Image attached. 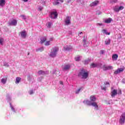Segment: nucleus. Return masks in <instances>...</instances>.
<instances>
[{
    "mask_svg": "<svg viewBox=\"0 0 125 125\" xmlns=\"http://www.w3.org/2000/svg\"><path fill=\"white\" fill-rule=\"evenodd\" d=\"M47 38L46 37H42L40 39V43L42 44L44 43V45L48 46L50 45V42H52L53 39L50 38V41H46Z\"/></svg>",
    "mask_w": 125,
    "mask_h": 125,
    "instance_id": "nucleus-1",
    "label": "nucleus"
},
{
    "mask_svg": "<svg viewBox=\"0 0 125 125\" xmlns=\"http://www.w3.org/2000/svg\"><path fill=\"white\" fill-rule=\"evenodd\" d=\"M78 76L79 77L81 76H82V79H87L88 77V72L85 71L84 69H83L79 73Z\"/></svg>",
    "mask_w": 125,
    "mask_h": 125,
    "instance_id": "nucleus-2",
    "label": "nucleus"
},
{
    "mask_svg": "<svg viewBox=\"0 0 125 125\" xmlns=\"http://www.w3.org/2000/svg\"><path fill=\"white\" fill-rule=\"evenodd\" d=\"M58 50H59V49L57 47L53 48L50 53V56L51 57H55V56H56V54H57Z\"/></svg>",
    "mask_w": 125,
    "mask_h": 125,
    "instance_id": "nucleus-3",
    "label": "nucleus"
},
{
    "mask_svg": "<svg viewBox=\"0 0 125 125\" xmlns=\"http://www.w3.org/2000/svg\"><path fill=\"white\" fill-rule=\"evenodd\" d=\"M125 112H124L121 115L119 119V123L121 125H124V124H125Z\"/></svg>",
    "mask_w": 125,
    "mask_h": 125,
    "instance_id": "nucleus-4",
    "label": "nucleus"
},
{
    "mask_svg": "<svg viewBox=\"0 0 125 125\" xmlns=\"http://www.w3.org/2000/svg\"><path fill=\"white\" fill-rule=\"evenodd\" d=\"M125 7L123 6H120L119 7V6H115L113 7V10L115 11V12H119L120 11L123 10Z\"/></svg>",
    "mask_w": 125,
    "mask_h": 125,
    "instance_id": "nucleus-5",
    "label": "nucleus"
},
{
    "mask_svg": "<svg viewBox=\"0 0 125 125\" xmlns=\"http://www.w3.org/2000/svg\"><path fill=\"white\" fill-rule=\"evenodd\" d=\"M57 16H58L57 12L54 11L51 13L50 17L51 19H56V18H57Z\"/></svg>",
    "mask_w": 125,
    "mask_h": 125,
    "instance_id": "nucleus-6",
    "label": "nucleus"
},
{
    "mask_svg": "<svg viewBox=\"0 0 125 125\" xmlns=\"http://www.w3.org/2000/svg\"><path fill=\"white\" fill-rule=\"evenodd\" d=\"M125 71V68H118L114 72V75H118V74H120V73H122V72H124Z\"/></svg>",
    "mask_w": 125,
    "mask_h": 125,
    "instance_id": "nucleus-7",
    "label": "nucleus"
},
{
    "mask_svg": "<svg viewBox=\"0 0 125 125\" xmlns=\"http://www.w3.org/2000/svg\"><path fill=\"white\" fill-rule=\"evenodd\" d=\"M116 95H118V90L114 89L112 91H111V96L112 98H114L116 96Z\"/></svg>",
    "mask_w": 125,
    "mask_h": 125,
    "instance_id": "nucleus-8",
    "label": "nucleus"
},
{
    "mask_svg": "<svg viewBox=\"0 0 125 125\" xmlns=\"http://www.w3.org/2000/svg\"><path fill=\"white\" fill-rule=\"evenodd\" d=\"M10 26H16L17 25V21L16 20H13L10 22H9Z\"/></svg>",
    "mask_w": 125,
    "mask_h": 125,
    "instance_id": "nucleus-9",
    "label": "nucleus"
},
{
    "mask_svg": "<svg viewBox=\"0 0 125 125\" xmlns=\"http://www.w3.org/2000/svg\"><path fill=\"white\" fill-rule=\"evenodd\" d=\"M65 23L66 25H69V24H71V17H66V19L65 20Z\"/></svg>",
    "mask_w": 125,
    "mask_h": 125,
    "instance_id": "nucleus-10",
    "label": "nucleus"
},
{
    "mask_svg": "<svg viewBox=\"0 0 125 125\" xmlns=\"http://www.w3.org/2000/svg\"><path fill=\"white\" fill-rule=\"evenodd\" d=\"M98 3H99V1L97 0L94 1V2L90 3V6H91V7L93 6H96V5L98 4Z\"/></svg>",
    "mask_w": 125,
    "mask_h": 125,
    "instance_id": "nucleus-11",
    "label": "nucleus"
},
{
    "mask_svg": "<svg viewBox=\"0 0 125 125\" xmlns=\"http://www.w3.org/2000/svg\"><path fill=\"white\" fill-rule=\"evenodd\" d=\"M106 84H110L109 82H105L104 83V84L102 85H101V88L103 90H106Z\"/></svg>",
    "mask_w": 125,
    "mask_h": 125,
    "instance_id": "nucleus-12",
    "label": "nucleus"
},
{
    "mask_svg": "<svg viewBox=\"0 0 125 125\" xmlns=\"http://www.w3.org/2000/svg\"><path fill=\"white\" fill-rule=\"evenodd\" d=\"M119 57V56L118 55V54H113L112 55V60L113 61H116V60H118V58Z\"/></svg>",
    "mask_w": 125,
    "mask_h": 125,
    "instance_id": "nucleus-13",
    "label": "nucleus"
},
{
    "mask_svg": "<svg viewBox=\"0 0 125 125\" xmlns=\"http://www.w3.org/2000/svg\"><path fill=\"white\" fill-rule=\"evenodd\" d=\"M91 106H93V107H95L96 109H98V105L97 104V103L96 102H93L91 103Z\"/></svg>",
    "mask_w": 125,
    "mask_h": 125,
    "instance_id": "nucleus-14",
    "label": "nucleus"
},
{
    "mask_svg": "<svg viewBox=\"0 0 125 125\" xmlns=\"http://www.w3.org/2000/svg\"><path fill=\"white\" fill-rule=\"evenodd\" d=\"M91 102H95L96 101V98L94 96H91L90 97Z\"/></svg>",
    "mask_w": 125,
    "mask_h": 125,
    "instance_id": "nucleus-15",
    "label": "nucleus"
},
{
    "mask_svg": "<svg viewBox=\"0 0 125 125\" xmlns=\"http://www.w3.org/2000/svg\"><path fill=\"white\" fill-rule=\"evenodd\" d=\"M5 5V0H0V6L3 7Z\"/></svg>",
    "mask_w": 125,
    "mask_h": 125,
    "instance_id": "nucleus-16",
    "label": "nucleus"
},
{
    "mask_svg": "<svg viewBox=\"0 0 125 125\" xmlns=\"http://www.w3.org/2000/svg\"><path fill=\"white\" fill-rule=\"evenodd\" d=\"M71 67V65L70 64H67L64 66V67L63 68V70L64 71H67V70H69L70 68Z\"/></svg>",
    "mask_w": 125,
    "mask_h": 125,
    "instance_id": "nucleus-17",
    "label": "nucleus"
},
{
    "mask_svg": "<svg viewBox=\"0 0 125 125\" xmlns=\"http://www.w3.org/2000/svg\"><path fill=\"white\" fill-rule=\"evenodd\" d=\"M21 36L22 38H23L24 39H25V38H26V31H22L21 33Z\"/></svg>",
    "mask_w": 125,
    "mask_h": 125,
    "instance_id": "nucleus-18",
    "label": "nucleus"
},
{
    "mask_svg": "<svg viewBox=\"0 0 125 125\" xmlns=\"http://www.w3.org/2000/svg\"><path fill=\"white\" fill-rule=\"evenodd\" d=\"M83 103H85L88 106H91V102L88 100H85L83 102Z\"/></svg>",
    "mask_w": 125,
    "mask_h": 125,
    "instance_id": "nucleus-19",
    "label": "nucleus"
},
{
    "mask_svg": "<svg viewBox=\"0 0 125 125\" xmlns=\"http://www.w3.org/2000/svg\"><path fill=\"white\" fill-rule=\"evenodd\" d=\"M72 46H66L64 47V49L65 50H71V49H72Z\"/></svg>",
    "mask_w": 125,
    "mask_h": 125,
    "instance_id": "nucleus-20",
    "label": "nucleus"
},
{
    "mask_svg": "<svg viewBox=\"0 0 125 125\" xmlns=\"http://www.w3.org/2000/svg\"><path fill=\"white\" fill-rule=\"evenodd\" d=\"M21 81V77H17L16 79V83H20V81Z\"/></svg>",
    "mask_w": 125,
    "mask_h": 125,
    "instance_id": "nucleus-21",
    "label": "nucleus"
},
{
    "mask_svg": "<svg viewBox=\"0 0 125 125\" xmlns=\"http://www.w3.org/2000/svg\"><path fill=\"white\" fill-rule=\"evenodd\" d=\"M103 68L104 71H106L107 70H109V69L110 68V67L107 66L106 65H104L103 67Z\"/></svg>",
    "mask_w": 125,
    "mask_h": 125,
    "instance_id": "nucleus-22",
    "label": "nucleus"
},
{
    "mask_svg": "<svg viewBox=\"0 0 125 125\" xmlns=\"http://www.w3.org/2000/svg\"><path fill=\"white\" fill-rule=\"evenodd\" d=\"M6 81H7V78H6L5 79L2 78L1 80V82L2 83H3V84H5V83H6Z\"/></svg>",
    "mask_w": 125,
    "mask_h": 125,
    "instance_id": "nucleus-23",
    "label": "nucleus"
},
{
    "mask_svg": "<svg viewBox=\"0 0 125 125\" xmlns=\"http://www.w3.org/2000/svg\"><path fill=\"white\" fill-rule=\"evenodd\" d=\"M39 75H44L45 74V72L42 70H39L38 71Z\"/></svg>",
    "mask_w": 125,
    "mask_h": 125,
    "instance_id": "nucleus-24",
    "label": "nucleus"
},
{
    "mask_svg": "<svg viewBox=\"0 0 125 125\" xmlns=\"http://www.w3.org/2000/svg\"><path fill=\"white\" fill-rule=\"evenodd\" d=\"M102 32L103 33H104V34H105V35H110V33L107 32V30L105 29H103L102 30Z\"/></svg>",
    "mask_w": 125,
    "mask_h": 125,
    "instance_id": "nucleus-25",
    "label": "nucleus"
},
{
    "mask_svg": "<svg viewBox=\"0 0 125 125\" xmlns=\"http://www.w3.org/2000/svg\"><path fill=\"white\" fill-rule=\"evenodd\" d=\"M104 43L106 45H108L109 44H110V39H108V40H106L105 42H104Z\"/></svg>",
    "mask_w": 125,
    "mask_h": 125,
    "instance_id": "nucleus-26",
    "label": "nucleus"
},
{
    "mask_svg": "<svg viewBox=\"0 0 125 125\" xmlns=\"http://www.w3.org/2000/svg\"><path fill=\"white\" fill-rule=\"evenodd\" d=\"M91 68H95L97 66V64L93 63L91 65Z\"/></svg>",
    "mask_w": 125,
    "mask_h": 125,
    "instance_id": "nucleus-27",
    "label": "nucleus"
},
{
    "mask_svg": "<svg viewBox=\"0 0 125 125\" xmlns=\"http://www.w3.org/2000/svg\"><path fill=\"white\" fill-rule=\"evenodd\" d=\"M60 2L58 1V0H57V1H55L53 2L54 5H58L59 4Z\"/></svg>",
    "mask_w": 125,
    "mask_h": 125,
    "instance_id": "nucleus-28",
    "label": "nucleus"
},
{
    "mask_svg": "<svg viewBox=\"0 0 125 125\" xmlns=\"http://www.w3.org/2000/svg\"><path fill=\"white\" fill-rule=\"evenodd\" d=\"M104 23L108 24L109 23H110V19H108L105 20L104 21Z\"/></svg>",
    "mask_w": 125,
    "mask_h": 125,
    "instance_id": "nucleus-29",
    "label": "nucleus"
},
{
    "mask_svg": "<svg viewBox=\"0 0 125 125\" xmlns=\"http://www.w3.org/2000/svg\"><path fill=\"white\" fill-rule=\"evenodd\" d=\"M82 88H80L78 89L77 91H75V93L76 94L80 93V91H81V90H82Z\"/></svg>",
    "mask_w": 125,
    "mask_h": 125,
    "instance_id": "nucleus-30",
    "label": "nucleus"
},
{
    "mask_svg": "<svg viewBox=\"0 0 125 125\" xmlns=\"http://www.w3.org/2000/svg\"><path fill=\"white\" fill-rule=\"evenodd\" d=\"M75 61H80V56H78L75 58Z\"/></svg>",
    "mask_w": 125,
    "mask_h": 125,
    "instance_id": "nucleus-31",
    "label": "nucleus"
},
{
    "mask_svg": "<svg viewBox=\"0 0 125 125\" xmlns=\"http://www.w3.org/2000/svg\"><path fill=\"white\" fill-rule=\"evenodd\" d=\"M51 25H52V22H48L47 27L48 28H51Z\"/></svg>",
    "mask_w": 125,
    "mask_h": 125,
    "instance_id": "nucleus-32",
    "label": "nucleus"
},
{
    "mask_svg": "<svg viewBox=\"0 0 125 125\" xmlns=\"http://www.w3.org/2000/svg\"><path fill=\"white\" fill-rule=\"evenodd\" d=\"M118 2V0H112L110 1L111 3H116Z\"/></svg>",
    "mask_w": 125,
    "mask_h": 125,
    "instance_id": "nucleus-33",
    "label": "nucleus"
},
{
    "mask_svg": "<svg viewBox=\"0 0 125 125\" xmlns=\"http://www.w3.org/2000/svg\"><path fill=\"white\" fill-rule=\"evenodd\" d=\"M38 51H40V52H42V51H43V47H42L41 48H38Z\"/></svg>",
    "mask_w": 125,
    "mask_h": 125,
    "instance_id": "nucleus-34",
    "label": "nucleus"
},
{
    "mask_svg": "<svg viewBox=\"0 0 125 125\" xmlns=\"http://www.w3.org/2000/svg\"><path fill=\"white\" fill-rule=\"evenodd\" d=\"M118 94H119V95H122V90H118Z\"/></svg>",
    "mask_w": 125,
    "mask_h": 125,
    "instance_id": "nucleus-35",
    "label": "nucleus"
},
{
    "mask_svg": "<svg viewBox=\"0 0 125 125\" xmlns=\"http://www.w3.org/2000/svg\"><path fill=\"white\" fill-rule=\"evenodd\" d=\"M21 17H22V18L24 20H26V17L23 15H21Z\"/></svg>",
    "mask_w": 125,
    "mask_h": 125,
    "instance_id": "nucleus-36",
    "label": "nucleus"
},
{
    "mask_svg": "<svg viewBox=\"0 0 125 125\" xmlns=\"http://www.w3.org/2000/svg\"><path fill=\"white\" fill-rule=\"evenodd\" d=\"M2 42H3V39H0V44H2Z\"/></svg>",
    "mask_w": 125,
    "mask_h": 125,
    "instance_id": "nucleus-37",
    "label": "nucleus"
},
{
    "mask_svg": "<svg viewBox=\"0 0 125 125\" xmlns=\"http://www.w3.org/2000/svg\"><path fill=\"white\" fill-rule=\"evenodd\" d=\"M104 50H101L100 51V53H101V54H104Z\"/></svg>",
    "mask_w": 125,
    "mask_h": 125,
    "instance_id": "nucleus-38",
    "label": "nucleus"
},
{
    "mask_svg": "<svg viewBox=\"0 0 125 125\" xmlns=\"http://www.w3.org/2000/svg\"><path fill=\"white\" fill-rule=\"evenodd\" d=\"M4 66H5L6 67H9V65H8V63H7L4 64Z\"/></svg>",
    "mask_w": 125,
    "mask_h": 125,
    "instance_id": "nucleus-39",
    "label": "nucleus"
},
{
    "mask_svg": "<svg viewBox=\"0 0 125 125\" xmlns=\"http://www.w3.org/2000/svg\"><path fill=\"white\" fill-rule=\"evenodd\" d=\"M33 93H34V92L33 91V90H31V91L29 92V94H30V95L33 94Z\"/></svg>",
    "mask_w": 125,
    "mask_h": 125,
    "instance_id": "nucleus-40",
    "label": "nucleus"
},
{
    "mask_svg": "<svg viewBox=\"0 0 125 125\" xmlns=\"http://www.w3.org/2000/svg\"><path fill=\"white\" fill-rule=\"evenodd\" d=\"M58 1H61V2H64V0H57Z\"/></svg>",
    "mask_w": 125,
    "mask_h": 125,
    "instance_id": "nucleus-41",
    "label": "nucleus"
},
{
    "mask_svg": "<svg viewBox=\"0 0 125 125\" xmlns=\"http://www.w3.org/2000/svg\"><path fill=\"white\" fill-rule=\"evenodd\" d=\"M60 84L63 85V82L60 81Z\"/></svg>",
    "mask_w": 125,
    "mask_h": 125,
    "instance_id": "nucleus-42",
    "label": "nucleus"
},
{
    "mask_svg": "<svg viewBox=\"0 0 125 125\" xmlns=\"http://www.w3.org/2000/svg\"><path fill=\"white\" fill-rule=\"evenodd\" d=\"M39 10L41 11V10H42V8H39Z\"/></svg>",
    "mask_w": 125,
    "mask_h": 125,
    "instance_id": "nucleus-43",
    "label": "nucleus"
},
{
    "mask_svg": "<svg viewBox=\"0 0 125 125\" xmlns=\"http://www.w3.org/2000/svg\"><path fill=\"white\" fill-rule=\"evenodd\" d=\"M23 1H24V2H27L28 1V0H22Z\"/></svg>",
    "mask_w": 125,
    "mask_h": 125,
    "instance_id": "nucleus-44",
    "label": "nucleus"
},
{
    "mask_svg": "<svg viewBox=\"0 0 125 125\" xmlns=\"http://www.w3.org/2000/svg\"><path fill=\"white\" fill-rule=\"evenodd\" d=\"M112 69H113V66H110V70H112Z\"/></svg>",
    "mask_w": 125,
    "mask_h": 125,
    "instance_id": "nucleus-45",
    "label": "nucleus"
},
{
    "mask_svg": "<svg viewBox=\"0 0 125 125\" xmlns=\"http://www.w3.org/2000/svg\"><path fill=\"white\" fill-rule=\"evenodd\" d=\"M113 21V20L111 18H110V22H112Z\"/></svg>",
    "mask_w": 125,
    "mask_h": 125,
    "instance_id": "nucleus-46",
    "label": "nucleus"
},
{
    "mask_svg": "<svg viewBox=\"0 0 125 125\" xmlns=\"http://www.w3.org/2000/svg\"><path fill=\"white\" fill-rule=\"evenodd\" d=\"M81 34H83V32H81V33H80V35H81Z\"/></svg>",
    "mask_w": 125,
    "mask_h": 125,
    "instance_id": "nucleus-47",
    "label": "nucleus"
},
{
    "mask_svg": "<svg viewBox=\"0 0 125 125\" xmlns=\"http://www.w3.org/2000/svg\"><path fill=\"white\" fill-rule=\"evenodd\" d=\"M12 110H13V107H11Z\"/></svg>",
    "mask_w": 125,
    "mask_h": 125,
    "instance_id": "nucleus-48",
    "label": "nucleus"
},
{
    "mask_svg": "<svg viewBox=\"0 0 125 125\" xmlns=\"http://www.w3.org/2000/svg\"><path fill=\"white\" fill-rule=\"evenodd\" d=\"M100 25H102V23H100Z\"/></svg>",
    "mask_w": 125,
    "mask_h": 125,
    "instance_id": "nucleus-49",
    "label": "nucleus"
}]
</instances>
